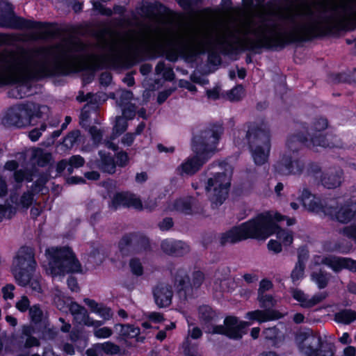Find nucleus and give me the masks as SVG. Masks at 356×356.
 Instances as JSON below:
<instances>
[{
	"label": "nucleus",
	"mask_w": 356,
	"mask_h": 356,
	"mask_svg": "<svg viewBox=\"0 0 356 356\" xmlns=\"http://www.w3.org/2000/svg\"><path fill=\"white\" fill-rule=\"evenodd\" d=\"M290 31H284L271 19L249 24L245 28V40L248 46L276 47L285 43L325 33L333 28H352L356 25V0H340L333 8L317 10L305 5L289 13Z\"/></svg>",
	"instance_id": "obj_1"
},
{
	"label": "nucleus",
	"mask_w": 356,
	"mask_h": 356,
	"mask_svg": "<svg viewBox=\"0 0 356 356\" xmlns=\"http://www.w3.org/2000/svg\"><path fill=\"white\" fill-rule=\"evenodd\" d=\"M285 220L287 225L295 223L293 219L287 218L275 211L259 214L224 233L220 238L221 243H234L248 238L266 239L275 234L277 239L284 248L289 246L293 240L292 233L288 230L280 229L277 225L278 222Z\"/></svg>",
	"instance_id": "obj_2"
},
{
	"label": "nucleus",
	"mask_w": 356,
	"mask_h": 356,
	"mask_svg": "<svg viewBox=\"0 0 356 356\" xmlns=\"http://www.w3.org/2000/svg\"><path fill=\"white\" fill-rule=\"evenodd\" d=\"M40 75V51L0 54V84L19 83Z\"/></svg>",
	"instance_id": "obj_3"
},
{
	"label": "nucleus",
	"mask_w": 356,
	"mask_h": 356,
	"mask_svg": "<svg viewBox=\"0 0 356 356\" xmlns=\"http://www.w3.org/2000/svg\"><path fill=\"white\" fill-rule=\"evenodd\" d=\"M45 256L47 262H44L42 266L46 273L52 277L81 271L80 263L69 248H49L46 250Z\"/></svg>",
	"instance_id": "obj_4"
},
{
	"label": "nucleus",
	"mask_w": 356,
	"mask_h": 356,
	"mask_svg": "<svg viewBox=\"0 0 356 356\" xmlns=\"http://www.w3.org/2000/svg\"><path fill=\"white\" fill-rule=\"evenodd\" d=\"M221 133L220 127L215 131L207 132L202 141L193 147L196 155L188 158L180 165L177 169L179 173L182 176L192 175L198 171L215 151Z\"/></svg>",
	"instance_id": "obj_5"
},
{
	"label": "nucleus",
	"mask_w": 356,
	"mask_h": 356,
	"mask_svg": "<svg viewBox=\"0 0 356 356\" xmlns=\"http://www.w3.org/2000/svg\"><path fill=\"white\" fill-rule=\"evenodd\" d=\"M217 170L207 179L205 191L213 207H218L226 200L233 173V168L227 163L216 166Z\"/></svg>",
	"instance_id": "obj_6"
},
{
	"label": "nucleus",
	"mask_w": 356,
	"mask_h": 356,
	"mask_svg": "<svg viewBox=\"0 0 356 356\" xmlns=\"http://www.w3.org/2000/svg\"><path fill=\"white\" fill-rule=\"evenodd\" d=\"M336 204L335 207V202L331 201L324 210L325 214L340 222L350 223V226L344 229V234L356 241V201L339 198Z\"/></svg>",
	"instance_id": "obj_7"
},
{
	"label": "nucleus",
	"mask_w": 356,
	"mask_h": 356,
	"mask_svg": "<svg viewBox=\"0 0 356 356\" xmlns=\"http://www.w3.org/2000/svg\"><path fill=\"white\" fill-rule=\"evenodd\" d=\"M250 144L252 159L256 165L267 162L270 152V136L268 130L254 125L250 126L245 134Z\"/></svg>",
	"instance_id": "obj_8"
},
{
	"label": "nucleus",
	"mask_w": 356,
	"mask_h": 356,
	"mask_svg": "<svg viewBox=\"0 0 356 356\" xmlns=\"http://www.w3.org/2000/svg\"><path fill=\"white\" fill-rule=\"evenodd\" d=\"M36 266L32 248L29 247L20 248L13 258L10 268L15 282L20 286H26Z\"/></svg>",
	"instance_id": "obj_9"
},
{
	"label": "nucleus",
	"mask_w": 356,
	"mask_h": 356,
	"mask_svg": "<svg viewBox=\"0 0 356 356\" xmlns=\"http://www.w3.org/2000/svg\"><path fill=\"white\" fill-rule=\"evenodd\" d=\"M302 143L295 136H291L286 142V149L281 155L275 168L282 175H296L302 172L303 163L298 158L297 150Z\"/></svg>",
	"instance_id": "obj_10"
},
{
	"label": "nucleus",
	"mask_w": 356,
	"mask_h": 356,
	"mask_svg": "<svg viewBox=\"0 0 356 356\" xmlns=\"http://www.w3.org/2000/svg\"><path fill=\"white\" fill-rule=\"evenodd\" d=\"M296 341L304 356H334L333 346L323 343L318 336L307 332L297 334Z\"/></svg>",
	"instance_id": "obj_11"
},
{
	"label": "nucleus",
	"mask_w": 356,
	"mask_h": 356,
	"mask_svg": "<svg viewBox=\"0 0 356 356\" xmlns=\"http://www.w3.org/2000/svg\"><path fill=\"white\" fill-rule=\"evenodd\" d=\"M35 105L33 103L15 105L8 108L2 117V123L6 126L22 128L31 124Z\"/></svg>",
	"instance_id": "obj_12"
},
{
	"label": "nucleus",
	"mask_w": 356,
	"mask_h": 356,
	"mask_svg": "<svg viewBox=\"0 0 356 356\" xmlns=\"http://www.w3.org/2000/svg\"><path fill=\"white\" fill-rule=\"evenodd\" d=\"M250 323L241 321L235 316H228L224 321L223 325L215 326L211 330L207 329L206 332L213 334H221L231 339H239L246 334V328Z\"/></svg>",
	"instance_id": "obj_13"
},
{
	"label": "nucleus",
	"mask_w": 356,
	"mask_h": 356,
	"mask_svg": "<svg viewBox=\"0 0 356 356\" xmlns=\"http://www.w3.org/2000/svg\"><path fill=\"white\" fill-rule=\"evenodd\" d=\"M327 127V122L325 119L321 118L317 120L313 124L310 130L309 136L311 138L309 140L306 138H302L301 136H297L296 138L302 144L305 145L309 148L316 149L318 147H331L330 144L325 139L322 131Z\"/></svg>",
	"instance_id": "obj_14"
},
{
	"label": "nucleus",
	"mask_w": 356,
	"mask_h": 356,
	"mask_svg": "<svg viewBox=\"0 0 356 356\" xmlns=\"http://www.w3.org/2000/svg\"><path fill=\"white\" fill-rule=\"evenodd\" d=\"M325 264L334 272H339L347 269L353 272L356 271V261L348 257L336 256L323 257L316 255L312 259V266Z\"/></svg>",
	"instance_id": "obj_15"
},
{
	"label": "nucleus",
	"mask_w": 356,
	"mask_h": 356,
	"mask_svg": "<svg viewBox=\"0 0 356 356\" xmlns=\"http://www.w3.org/2000/svg\"><path fill=\"white\" fill-rule=\"evenodd\" d=\"M33 202V194L31 193H24L20 198L19 201L16 196L15 192L11 193L9 195V200H6L5 205L0 204V219L3 217L9 216L10 213V208L13 205L16 207H22L27 208Z\"/></svg>",
	"instance_id": "obj_16"
},
{
	"label": "nucleus",
	"mask_w": 356,
	"mask_h": 356,
	"mask_svg": "<svg viewBox=\"0 0 356 356\" xmlns=\"http://www.w3.org/2000/svg\"><path fill=\"white\" fill-rule=\"evenodd\" d=\"M290 293L292 297L300 303V305L305 308H309L321 302L326 297L324 292H321L309 297L304 291L298 289H291Z\"/></svg>",
	"instance_id": "obj_17"
},
{
	"label": "nucleus",
	"mask_w": 356,
	"mask_h": 356,
	"mask_svg": "<svg viewBox=\"0 0 356 356\" xmlns=\"http://www.w3.org/2000/svg\"><path fill=\"white\" fill-rule=\"evenodd\" d=\"M120 206L132 207L136 209L143 208L140 200L135 195L129 193H118L114 195L112 200V207L117 208Z\"/></svg>",
	"instance_id": "obj_18"
},
{
	"label": "nucleus",
	"mask_w": 356,
	"mask_h": 356,
	"mask_svg": "<svg viewBox=\"0 0 356 356\" xmlns=\"http://www.w3.org/2000/svg\"><path fill=\"white\" fill-rule=\"evenodd\" d=\"M282 317V315L276 311L273 310H254L252 312H248L246 313L245 318L248 319V323L250 325L254 321H257L260 323L266 322L271 320L278 319Z\"/></svg>",
	"instance_id": "obj_19"
},
{
	"label": "nucleus",
	"mask_w": 356,
	"mask_h": 356,
	"mask_svg": "<svg viewBox=\"0 0 356 356\" xmlns=\"http://www.w3.org/2000/svg\"><path fill=\"white\" fill-rule=\"evenodd\" d=\"M156 304L160 307H167L171 303L172 292L170 286L166 284H158L153 291Z\"/></svg>",
	"instance_id": "obj_20"
},
{
	"label": "nucleus",
	"mask_w": 356,
	"mask_h": 356,
	"mask_svg": "<svg viewBox=\"0 0 356 356\" xmlns=\"http://www.w3.org/2000/svg\"><path fill=\"white\" fill-rule=\"evenodd\" d=\"M204 280V275L201 272H196L193 273L192 280L189 279V277L184 270H179L176 277L175 282L178 283V287L180 289H184L188 284L193 285L194 287H198Z\"/></svg>",
	"instance_id": "obj_21"
},
{
	"label": "nucleus",
	"mask_w": 356,
	"mask_h": 356,
	"mask_svg": "<svg viewBox=\"0 0 356 356\" xmlns=\"http://www.w3.org/2000/svg\"><path fill=\"white\" fill-rule=\"evenodd\" d=\"M70 310L74 316V320L79 324L94 327H99L102 324L99 321L91 320L88 317L86 310L76 303L72 302L70 305Z\"/></svg>",
	"instance_id": "obj_22"
},
{
	"label": "nucleus",
	"mask_w": 356,
	"mask_h": 356,
	"mask_svg": "<svg viewBox=\"0 0 356 356\" xmlns=\"http://www.w3.org/2000/svg\"><path fill=\"white\" fill-rule=\"evenodd\" d=\"M301 201L303 206L307 210L318 213H323L325 214L324 210L327 208V204L325 207L323 206L320 198L311 194L308 191H304L302 192Z\"/></svg>",
	"instance_id": "obj_23"
},
{
	"label": "nucleus",
	"mask_w": 356,
	"mask_h": 356,
	"mask_svg": "<svg viewBox=\"0 0 356 356\" xmlns=\"http://www.w3.org/2000/svg\"><path fill=\"white\" fill-rule=\"evenodd\" d=\"M162 250L168 254L181 255L188 251V246L182 241L171 239L164 240L161 243Z\"/></svg>",
	"instance_id": "obj_24"
},
{
	"label": "nucleus",
	"mask_w": 356,
	"mask_h": 356,
	"mask_svg": "<svg viewBox=\"0 0 356 356\" xmlns=\"http://www.w3.org/2000/svg\"><path fill=\"white\" fill-rule=\"evenodd\" d=\"M123 117H118L114 126V132L120 134L124 131L127 127V121L124 118H132L135 115V109L132 105L129 106L127 109H123Z\"/></svg>",
	"instance_id": "obj_25"
},
{
	"label": "nucleus",
	"mask_w": 356,
	"mask_h": 356,
	"mask_svg": "<svg viewBox=\"0 0 356 356\" xmlns=\"http://www.w3.org/2000/svg\"><path fill=\"white\" fill-rule=\"evenodd\" d=\"M307 252L304 250L299 252L298 261L296 263L291 273V279L293 282L301 280L304 276L305 264L304 260L306 259Z\"/></svg>",
	"instance_id": "obj_26"
},
{
	"label": "nucleus",
	"mask_w": 356,
	"mask_h": 356,
	"mask_svg": "<svg viewBox=\"0 0 356 356\" xmlns=\"http://www.w3.org/2000/svg\"><path fill=\"white\" fill-rule=\"evenodd\" d=\"M99 156L100 160L98 163L99 168L108 173L115 172V163L113 157L103 150L99 151Z\"/></svg>",
	"instance_id": "obj_27"
},
{
	"label": "nucleus",
	"mask_w": 356,
	"mask_h": 356,
	"mask_svg": "<svg viewBox=\"0 0 356 356\" xmlns=\"http://www.w3.org/2000/svg\"><path fill=\"white\" fill-rule=\"evenodd\" d=\"M83 163L84 159L81 156H73L70 159L68 162L65 160L59 162L58 164V170L62 171L68 167L67 171L70 173L72 172L73 168H78L81 167Z\"/></svg>",
	"instance_id": "obj_28"
},
{
	"label": "nucleus",
	"mask_w": 356,
	"mask_h": 356,
	"mask_svg": "<svg viewBox=\"0 0 356 356\" xmlns=\"http://www.w3.org/2000/svg\"><path fill=\"white\" fill-rule=\"evenodd\" d=\"M84 302L89 307H90L93 312L97 314L104 320L109 319L112 316V314L109 308L98 305L92 300L85 299Z\"/></svg>",
	"instance_id": "obj_29"
},
{
	"label": "nucleus",
	"mask_w": 356,
	"mask_h": 356,
	"mask_svg": "<svg viewBox=\"0 0 356 356\" xmlns=\"http://www.w3.org/2000/svg\"><path fill=\"white\" fill-rule=\"evenodd\" d=\"M191 197L173 200L168 209L188 213L191 211Z\"/></svg>",
	"instance_id": "obj_30"
},
{
	"label": "nucleus",
	"mask_w": 356,
	"mask_h": 356,
	"mask_svg": "<svg viewBox=\"0 0 356 356\" xmlns=\"http://www.w3.org/2000/svg\"><path fill=\"white\" fill-rule=\"evenodd\" d=\"M342 181V172L334 175H326L322 179V184L327 188H334L339 186Z\"/></svg>",
	"instance_id": "obj_31"
},
{
	"label": "nucleus",
	"mask_w": 356,
	"mask_h": 356,
	"mask_svg": "<svg viewBox=\"0 0 356 356\" xmlns=\"http://www.w3.org/2000/svg\"><path fill=\"white\" fill-rule=\"evenodd\" d=\"M334 319L337 322L349 324L356 320V312L353 310H343L335 314Z\"/></svg>",
	"instance_id": "obj_32"
},
{
	"label": "nucleus",
	"mask_w": 356,
	"mask_h": 356,
	"mask_svg": "<svg viewBox=\"0 0 356 356\" xmlns=\"http://www.w3.org/2000/svg\"><path fill=\"white\" fill-rule=\"evenodd\" d=\"M22 26L32 29L38 31V33L31 37V39L35 40L37 38H43L47 35V33L45 32V25L42 23L35 22H26L22 25Z\"/></svg>",
	"instance_id": "obj_33"
},
{
	"label": "nucleus",
	"mask_w": 356,
	"mask_h": 356,
	"mask_svg": "<svg viewBox=\"0 0 356 356\" xmlns=\"http://www.w3.org/2000/svg\"><path fill=\"white\" fill-rule=\"evenodd\" d=\"M32 159L34 163L42 166L50 161L51 155L40 149H35L33 151Z\"/></svg>",
	"instance_id": "obj_34"
},
{
	"label": "nucleus",
	"mask_w": 356,
	"mask_h": 356,
	"mask_svg": "<svg viewBox=\"0 0 356 356\" xmlns=\"http://www.w3.org/2000/svg\"><path fill=\"white\" fill-rule=\"evenodd\" d=\"M257 300L261 307L270 309L276 305L277 300L272 295L264 293L258 296Z\"/></svg>",
	"instance_id": "obj_35"
},
{
	"label": "nucleus",
	"mask_w": 356,
	"mask_h": 356,
	"mask_svg": "<svg viewBox=\"0 0 356 356\" xmlns=\"http://www.w3.org/2000/svg\"><path fill=\"white\" fill-rule=\"evenodd\" d=\"M120 327V332L122 335L128 337H137L140 333V329L138 327H133L130 325H119L116 326L118 330Z\"/></svg>",
	"instance_id": "obj_36"
},
{
	"label": "nucleus",
	"mask_w": 356,
	"mask_h": 356,
	"mask_svg": "<svg viewBox=\"0 0 356 356\" xmlns=\"http://www.w3.org/2000/svg\"><path fill=\"white\" fill-rule=\"evenodd\" d=\"M311 279L317 284L318 288L323 289L327 285L328 276L327 273H323L321 271L318 273L314 271L311 275Z\"/></svg>",
	"instance_id": "obj_37"
},
{
	"label": "nucleus",
	"mask_w": 356,
	"mask_h": 356,
	"mask_svg": "<svg viewBox=\"0 0 356 356\" xmlns=\"http://www.w3.org/2000/svg\"><path fill=\"white\" fill-rule=\"evenodd\" d=\"M245 95V90L242 86H237L227 92V99L234 102L240 100Z\"/></svg>",
	"instance_id": "obj_38"
},
{
	"label": "nucleus",
	"mask_w": 356,
	"mask_h": 356,
	"mask_svg": "<svg viewBox=\"0 0 356 356\" xmlns=\"http://www.w3.org/2000/svg\"><path fill=\"white\" fill-rule=\"evenodd\" d=\"M10 193H14L13 188H9L7 181L5 178L0 175V200L4 199Z\"/></svg>",
	"instance_id": "obj_39"
},
{
	"label": "nucleus",
	"mask_w": 356,
	"mask_h": 356,
	"mask_svg": "<svg viewBox=\"0 0 356 356\" xmlns=\"http://www.w3.org/2000/svg\"><path fill=\"white\" fill-rule=\"evenodd\" d=\"M80 136L79 131H74L70 133L63 140V145L67 148L72 147L77 141Z\"/></svg>",
	"instance_id": "obj_40"
},
{
	"label": "nucleus",
	"mask_w": 356,
	"mask_h": 356,
	"mask_svg": "<svg viewBox=\"0 0 356 356\" xmlns=\"http://www.w3.org/2000/svg\"><path fill=\"white\" fill-rule=\"evenodd\" d=\"M267 247L269 251L276 254L280 253L282 250V248H284L281 242L277 239H270L267 244Z\"/></svg>",
	"instance_id": "obj_41"
},
{
	"label": "nucleus",
	"mask_w": 356,
	"mask_h": 356,
	"mask_svg": "<svg viewBox=\"0 0 356 356\" xmlns=\"http://www.w3.org/2000/svg\"><path fill=\"white\" fill-rule=\"evenodd\" d=\"M104 259V254L99 250H95L90 253L89 261L93 264H100Z\"/></svg>",
	"instance_id": "obj_42"
},
{
	"label": "nucleus",
	"mask_w": 356,
	"mask_h": 356,
	"mask_svg": "<svg viewBox=\"0 0 356 356\" xmlns=\"http://www.w3.org/2000/svg\"><path fill=\"white\" fill-rule=\"evenodd\" d=\"M54 303L60 310H65L66 307V302L64 298L62 297V293L59 290H56L55 297L54 299Z\"/></svg>",
	"instance_id": "obj_43"
},
{
	"label": "nucleus",
	"mask_w": 356,
	"mask_h": 356,
	"mask_svg": "<svg viewBox=\"0 0 356 356\" xmlns=\"http://www.w3.org/2000/svg\"><path fill=\"white\" fill-rule=\"evenodd\" d=\"M15 290V286L11 284H8L3 286L1 289L3 298L5 300H12L14 298L13 291Z\"/></svg>",
	"instance_id": "obj_44"
},
{
	"label": "nucleus",
	"mask_w": 356,
	"mask_h": 356,
	"mask_svg": "<svg viewBox=\"0 0 356 356\" xmlns=\"http://www.w3.org/2000/svg\"><path fill=\"white\" fill-rule=\"evenodd\" d=\"M13 177H14L16 184H15V185L13 186V188L15 190V191H17L19 188V183L26 179V173L24 171H23L22 170H16L14 172Z\"/></svg>",
	"instance_id": "obj_45"
},
{
	"label": "nucleus",
	"mask_w": 356,
	"mask_h": 356,
	"mask_svg": "<svg viewBox=\"0 0 356 356\" xmlns=\"http://www.w3.org/2000/svg\"><path fill=\"white\" fill-rule=\"evenodd\" d=\"M130 268L131 272L136 275H140L143 273V267L141 263L137 259H131L130 261Z\"/></svg>",
	"instance_id": "obj_46"
},
{
	"label": "nucleus",
	"mask_w": 356,
	"mask_h": 356,
	"mask_svg": "<svg viewBox=\"0 0 356 356\" xmlns=\"http://www.w3.org/2000/svg\"><path fill=\"white\" fill-rule=\"evenodd\" d=\"M30 302L26 296H22L16 302V308L20 312H25L29 307Z\"/></svg>",
	"instance_id": "obj_47"
},
{
	"label": "nucleus",
	"mask_w": 356,
	"mask_h": 356,
	"mask_svg": "<svg viewBox=\"0 0 356 356\" xmlns=\"http://www.w3.org/2000/svg\"><path fill=\"white\" fill-rule=\"evenodd\" d=\"M31 318L34 322H38L41 319L42 311L36 305L33 306L29 310Z\"/></svg>",
	"instance_id": "obj_48"
},
{
	"label": "nucleus",
	"mask_w": 356,
	"mask_h": 356,
	"mask_svg": "<svg viewBox=\"0 0 356 356\" xmlns=\"http://www.w3.org/2000/svg\"><path fill=\"white\" fill-rule=\"evenodd\" d=\"M273 286V284L270 280H262L259 283L258 290V296L266 293L265 292L270 290Z\"/></svg>",
	"instance_id": "obj_49"
},
{
	"label": "nucleus",
	"mask_w": 356,
	"mask_h": 356,
	"mask_svg": "<svg viewBox=\"0 0 356 356\" xmlns=\"http://www.w3.org/2000/svg\"><path fill=\"white\" fill-rule=\"evenodd\" d=\"M30 284V286L33 291L35 293H40L42 292V287L40 286V282L38 278L33 277V275L30 277V280L28 282L27 285Z\"/></svg>",
	"instance_id": "obj_50"
},
{
	"label": "nucleus",
	"mask_w": 356,
	"mask_h": 356,
	"mask_svg": "<svg viewBox=\"0 0 356 356\" xmlns=\"http://www.w3.org/2000/svg\"><path fill=\"white\" fill-rule=\"evenodd\" d=\"M112 334V331L110 328L104 327L95 330V335L98 338H107Z\"/></svg>",
	"instance_id": "obj_51"
},
{
	"label": "nucleus",
	"mask_w": 356,
	"mask_h": 356,
	"mask_svg": "<svg viewBox=\"0 0 356 356\" xmlns=\"http://www.w3.org/2000/svg\"><path fill=\"white\" fill-rule=\"evenodd\" d=\"M117 95L120 96L121 99L119 102L120 106L127 104L126 101H129L132 98V94L128 90H121L117 93Z\"/></svg>",
	"instance_id": "obj_52"
},
{
	"label": "nucleus",
	"mask_w": 356,
	"mask_h": 356,
	"mask_svg": "<svg viewBox=\"0 0 356 356\" xmlns=\"http://www.w3.org/2000/svg\"><path fill=\"white\" fill-rule=\"evenodd\" d=\"M102 349L109 354H114L119 351V348L109 342L104 343L101 345Z\"/></svg>",
	"instance_id": "obj_53"
},
{
	"label": "nucleus",
	"mask_w": 356,
	"mask_h": 356,
	"mask_svg": "<svg viewBox=\"0 0 356 356\" xmlns=\"http://www.w3.org/2000/svg\"><path fill=\"white\" fill-rule=\"evenodd\" d=\"M94 9L98 13L105 15H111L112 14V11L111 9L106 8L99 2L94 1L92 2Z\"/></svg>",
	"instance_id": "obj_54"
},
{
	"label": "nucleus",
	"mask_w": 356,
	"mask_h": 356,
	"mask_svg": "<svg viewBox=\"0 0 356 356\" xmlns=\"http://www.w3.org/2000/svg\"><path fill=\"white\" fill-rule=\"evenodd\" d=\"M129 162V156L126 152H120L117 154V164L119 166L124 167Z\"/></svg>",
	"instance_id": "obj_55"
},
{
	"label": "nucleus",
	"mask_w": 356,
	"mask_h": 356,
	"mask_svg": "<svg viewBox=\"0 0 356 356\" xmlns=\"http://www.w3.org/2000/svg\"><path fill=\"white\" fill-rule=\"evenodd\" d=\"M278 330L276 327H270L264 331V334L266 339H275L278 337Z\"/></svg>",
	"instance_id": "obj_56"
},
{
	"label": "nucleus",
	"mask_w": 356,
	"mask_h": 356,
	"mask_svg": "<svg viewBox=\"0 0 356 356\" xmlns=\"http://www.w3.org/2000/svg\"><path fill=\"white\" fill-rule=\"evenodd\" d=\"M90 132L91 134L94 142L95 143H98L102 136V132L96 127L90 128Z\"/></svg>",
	"instance_id": "obj_57"
},
{
	"label": "nucleus",
	"mask_w": 356,
	"mask_h": 356,
	"mask_svg": "<svg viewBox=\"0 0 356 356\" xmlns=\"http://www.w3.org/2000/svg\"><path fill=\"white\" fill-rule=\"evenodd\" d=\"M188 334L191 338L196 339L202 336V331L197 327H193L191 328V325H189Z\"/></svg>",
	"instance_id": "obj_58"
},
{
	"label": "nucleus",
	"mask_w": 356,
	"mask_h": 356,
	"mask_svg": "<svg viewBox=\"0 0 356 356\" xmlns=\"http://www.w3.org/2000/svg\"><path fill=\"white\" fill-rule=\"evenodd\" d=\"M17 168H18V163L14 160L7 161L3 166V169L5 170H8V171H14Z\"/></svg>",
	"instance_id": "obj_59"
},
{
	"label": "nucleus",
	"mask_w": 356,
	"mask_h": 356,
	"mask_svg": "<svg viewBox=\"0 0 356 356\" xmlns=\"http://www.w3.org/2000/svg\"><path fill=\"white\" fill-rule=\"evenodd\" d=\"M220 88L218 87H216L212 90H208L207 94L209 98L212 99H216L220 96Z\"/></svg>",
	"instance_id": "obj_60"
},
{
	"label": "nucleus",
	"mask_w": 356,
	"mask_h": 356,
	"mask_svg": "<svg viewBox=\"0 0 356 356\" xmlns=\"http://www.w3.org/2000/svg\"><path fill=\"white\" fill-rule=\"evenodd\" d=\"M134 140V137L133 134H127L122 138V143L124 145L129 146V145H131L133 143Z\"/></svg>",
	"instance_id": "obj_61"
},
{
	"label": "nucleus",
	"mask_w": 356,
	"mask_h": 356,
	"mask_svg": "<svg viewBox=\"0 0 356 356\" xmlns=\"http://www.w3.org/2000/svg\"><path fill=\"white\" fill-rule=\"evenodd\" d=\"M172 226V220L171 218L164 219L160 224V229L162 230H168Z\"/></svg>",
	"instance_id": "obj_62"
},
{
	"label": "nucleus",
	"mask_w": 356,
	"mask_h": 356,
	"mask_svg": "<svg viewBox=\"0 0 356 356\" xmlns=\"http://www.w3.org/2000/svg\"><path fill=\"white\" fill-rule=\"evenodd\" d=\"M342 356H356V348L349 346L343 349Z\"/></svg>",
	"instance_id": "obj_63"
},
{
	"label": "nucleus",
	"mask_w": 356,
	"mask_h": 356,
	"mask_svg": "<svg viewBox=\"0 0 356 356\" xmlns=\"http://www.w3.org/2000/svg\"><path fill=\"white\" fill-rule=\"evenodd\" d=\"M41 131L38 129H33L29 133V138L32 141H36L41 136Z\"/></svg>",
	"instance_id": "obj_64"
}]
</instances>
